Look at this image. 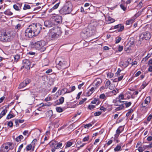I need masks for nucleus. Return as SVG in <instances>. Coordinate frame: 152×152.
Masks as SVG:
<instances>
[{"mask_svg":"<svg viewBox=\"0 0 152 152\" xmlns=\"http://www.w3.org/2000/svg\"><path fill=\"white\" fill-rule=\"evenodd\" d=\"M59 104H62L64 101V98L63 97H61L59 99Z\"/></svg>","mask_w":152,"mask_h":152,"instance_id":"nucleus-42","label":"nucleus"},{"mask_svg":"<svg viewBox=\"0 0 152 152\" xmlns=\"http://www.w3.org/2000/svg\"><path fill=\"white\" fill-rule=\"evenodd\" d=\"M121 71V70L120 69H118L117 71L115 73V74L117 75V76H118L120 75V73Z\"/></svg>","mask_w":152,"mask_h":152,"instance_id":"nucleus-61","label":"nucleus"},{"mask_svg":"<svg viewBox=\"0 0 152 152\" xmlns=\"http://www.w3.org/2000/svg\"><path fill=\"white\" fill-rule=\"evenodd\" d=\"M133 112V110L132 109H130L129 110L128 112L126 114V116L128 117Z\"/></svg>","mask_w":152,"mask_h":152,"instance_id":"nucleus-34","label":"nucleus"},{"mask_svg":"<svg viewBox=\"0 0 152 152\" xmlns=\"http://www.w3.org/2000/svg\"><path fill=\"white\" fill-rule=\"evenodd\" d=\"M87 99V98H85L83 99H82L81 100H80L78 105H81L85 101H86Z\"/></svg>","mask_w":152,"mask_h":152,"instance_id":"nucleus-39","label":"nucleus"},{"mask_svg":"<svg viewBox=\"0 0 152 152\" xmlns=\"http://www.w3.org/2000/svg\"><path fill=\"white\" fill-rule=\"evenodd\" d=\"M72 5L70 4L67 5H64L60 10V12L63 15H66L70 13L72 9Z\"/></svg>","mask_w":152,"mask_h":152,"instance_id":"nucleus-4","label":"nucleus"},{"mask_svg":"<svg viewBox=\"0 0 152 152\" xmlns=\"http://www.w3.org/2000/svg\"><path fill=\"white\" fill-rule=\"evenodd\" d=\"M113 103H114V105L116 106H118L119 105V104H120L119 103H120L119 100L117 98L113 100Z\"/></svg>","mask_w":152,"mask_h":152,"instance_id":"nucleus-25","label":"nucleus"},{"mask_svg":"<svg viewBox=\"0 0 152 152\" xmlns=\"http://www.w3.org/2000/svg\"><path fill=\"white\" fill-rule=\"evenodd\" d=\"M124 102L123 104H125L126 107H129L131 104L132 103L131 102Z\"/></svg>","mask_w":152,"mask_h":152,"instance_id":"nucleus-31","label":"nucleus"},{"mask_svg":"<svg viewBox=\"0 0 152 152\" xmlns=\"http://www.w3.org/2000/svg\"><path fill=\"white\" fill-rule=\"evenodd\" d=\"M118 92V89L116 88L111 91H110L109 93L111 96H113L116 95Z\"/></svg>","mask_w":152,"mask_h":152,"instance_id":"nucleus-21","label":"nucleus"},{"mask_svg":"<svg viewBox=\"0 0 152 152\" xmlns=\"http://www.w3.org/2000/svg\"><path fill=\"white\" fill-rule=\"evenodd\" d=\"M59 2L57 3L53 7H52L53 8V9L54 10L58 8V7L59 6Z\"/></svg>","mask_w":152,"mask_h":152,"instance_id":"nucleus-54","label":"nucleus"},{"mask_svg":"<svg viewBox=\"0 0 152 152\" xmlns=\"http://www.w3.org/2000/svg\"><path fill=\"white\" fill-rule=\"evenodd\" d=\"M144 39H145V38L143 34H141L140 36V39L141 40H143Z\"/></svg>","mask_w":152,"mask_h":152,"instance_id":"nucleus-60","label":"nucleus"},{"mask_svg":"<svg viewBox=\"0 0 152 152\" xmlns=\"http://www.w3.org/2000/svg\"><path fill=\"white\" fill-rule=\"evenodd\" d=\"M89 140V136L88 135H87L85 137H84L83 139V142H87Z\"/></svg>","mask_w":152,"mask_h":152,"instance_id":"nucleus-45","label":"nucleus"},{"mask_svg":"<svg viewBox=\"0 0 152 152\" xmlns=\"http://www.w3.org/2000/svg\"><path fill=\"white\" fill-rule=\"evenodd\" d=\"M102 141V139L101 138H100V137H99V138L96 139L94 142H98L99 141L101 142Z\"/></svg>","mask_w":152,"mask_h":152,"instance_id":"nucleus-55","label":"nucleus"},{"mask_svg":"<svg viewBox=\"0 0 152 152\" xmlns=\"http://www.w3.org/2000/svg\"><path fill=\"white\" fill-rule=\"evenodd\" d=\"M20 58V56L18 55H16L14 57V60L15 61L17 62Z\"/></svg>","mask_w":152,"mask_h":152,"instance_id":"nucleus-35","label":"nucleus"},{"mask_svg":"<svg viewBox=\"0 0 152 152\" xmlns=\"http://www.w3.org/2000/svg\"><path fill=\"white\" fill-rule=\"evenodd\" d=\"M4 13L8 15H11L13 14L12 12L10 9H7L4 12Z\"/></svg>","mask_w":152,"mask_h":152,"instance_id":"nucleus-23","label":"nucleus"},{"mask_svg":"<svg viewBox=\"0 0 152 152\" xmlns=\"http://www.w3.org/2000/svg\"><path fill=\"white\" fill-rule=\"evenodd\" d=\"M32 148V145H31V144H30L28 145L26 148V150L27 151H29L30 150H31V148Z\"/></svg>","mask_w":152,"mask_h":152,"instance_id":"nucleus-57","label":"nucleus"},{"mask_svg":"<svg viewBox=\"0 0 152 152\" xmlns=\"http://www.w3.org/2000/svg\"><path fill=\"white\" fill-rule=\"evenodd\" d=\"M148 83H147L146 82H143L141 86V88L142 89L144 88H145V87L148 85Z\"/></svg>","mask_w":152,"mask_h":152,"instance_id":"nucleus-38","label":"nucleus"},{"mask_svg":"<svg viewBox=\"0 0 152 152\" xmlns=\"http://www.w3.org/2000/svg\"><path fill=\"white\" fill-rule=\"evenodd\" d=\"M93 124L94 123L92 122L88 124H86L85 125L84 127L85 128H88L90 127H91Z\"/></svg>","mask_w":152,"mask_h":152,"instance_id":"nucleus-33","label":"nucleus"},{"mask_svg":"<svg viewBox=\"0 0 152 152\" xmlns=\"http://www.w3.org/2000/svg\"><path fill=\"white\" fill-rule=\"evenodd\" d=\"M145 39L146 40H148L150 39L151 37V35L150 33L147 31L143 33Z\"/></svg>","mask_w":152,"mask_h":152,"instance_id":"nucleus-18","label":"nucleus"},{"mask_svg":"<svg viewBox=\"0 0 152 152\" xmlns=\"http://www.w3.org/2000/svg\"><path fill=\"white\" fill-rule=\"evenodd\" d=\"M143 10V9H142V10H140V11H139L135 15V16L136 17H137L141 15V12H142Z\"/></svg>","mask_w":152,"mask_h":152,"instance_id":"nucleus-36","label":"nucleus"},{"mask_svg":"<svg viewBox=\"0 0 152 152\" xmlns=\"http://www.w3.org/2000/svg\"><path fill=\"white\" fill-rule=\"evenodd\" d=\"M112 29H118V32H121L124 29V26L121 24H119L112 27Z\"/></svg>","mask_w":152,"mask_h":152,"instance_id":"nucleus-14","label":"nucleus"},{"mask_svg":"<svg viewBox=\"0 0 152 152\" xmlns=\"http://www.w3.org/2000/svg\"><path fill=\"white\" fill-rule=\"evenodd\" d=\"M1 152H7L9 150L8 146L6 143H4L1 147Z\"/></svg>","mask_w":152,"mask_h":152,"instance_id":"nucleus-16","label":"nucleus"},{"mask_svg":"<svg viewBox=\"0 0 152 152\" xmlns=\"http://www.w3.org/2000/svg\"><path fill=\"white\" fill-rule=\"evenodd\" d=\"M106 104H105V105H104V107L103 106H101L100 108V110H103L104 112H105L107 110V107H105L106 106Z\"/></svg>","mask_w":152,"mask_h":152,"instance_id":"nucleus-40","label":"nucleus"},{"mask_svg":"<svg viewBox=\"0 0 152 152\" xmlns=\"http://www.w3.org/2000/svg\"><path fill=\"white\" fill-rule=\"evenodd\" d=\"M102 113V112L100 111H98L95 112L94 114L95 116H98L100 115Z\"/></svg>","mask_w":152,"mask_h":152,"instance_id":"nucleus-59","label":"nucleus"},{"mask_svg":"<svg viewBox=\"0 0 152 152\" xmlns=\"http://www.w3.org/2000/svg\"><path fill=\"white\" fill-rule=\"evenodd\" d=\"M151 98L150 96H148L146 97L144 100V103H142L141 105H142V110H144V112H146L148 110V108L147 107V105L149 104L151 102Z\"/></svg>","mask_w":152,"mask_h":152,"instance_id":"nucleus-6","label":"nucleus"},{"mask_svg":"<svg viewBox=\"0 0 152 152\" xmlns=\"http://www.w3.org/2000/svg\"><path fill=\"white\" fill-rule=\"evenodd\" d=\"M152 118V115L151 114L147 118V120L148 121H150Z\"/></svg>","mask_w":152,"mask_h":152,"instance_id":"nucleus-64","label":"nucleus"},{"mask_svg":"<svg viewBox=\"0 0 152 152\" xmlns=\"http://www.w3.org/2000/svg\"><path fill=\"white\" fill-rule=\"evenodd\" d=\"M44 25L46 27L50 28L54 26L55 25L52 19L51 21L49 20L45 21L44 22Z\"/></svg>","mask_w":152,"mask_h":152,"instance_id":"nucleus-13","label":"nucleus"},{"mask_svg":"<svg viewBox=\"0 0 152 152\" xmlns=\"http://www.w3.org/2000/svg\"><path fill=\"white\" fill-rule=\"evenodd\" d=\"M52 21L55 24V25L58 23H61L62 21V17L60 15H57L52 18Z\"/></svg>","mask_w":152,"mask_h":152,"instance_id":"nucleus-9","label":"nucleus"},{"mask_svg":"<svg viewBox=\"0 0 152 152\" xmlns=\"http://www.w3.org/2000/svg\"><path fill=\"white\" fill-rule=\"evenodd\" d=\"M10 34L5 30H2L0 31V41L3 42H10L11 39Z\"/></svg>","mask_w":152,"mask_h":152,"instance_id":"nucleus-3","label":"nucleus"},{"mask_svg":"<svg viewBox=\"0 0 152 152\" xmlns=\"http://www.w3.org/2000/svg\"><path fill=\"white\" fill-rule=\"evenodd\" d=\"M7 125L10 127H12L13 125V123L12 121H9L8 122Z\"/></svg>","mask_w":152,"mask_h":152,"instance_id":"nucleus-63","label":"nucleus"},{"mask_svg":"<svg viewBox=\"0 0 152 152\" xmlns=\"http://www.w3.org/2000/svg\"><path fill=\"white\" fill-rule=\"evenodd\" d=\"M110 84V81L109 80H107L106 82L105 86H106V87L107 88Z\"/></svg>","mask_w":152,"mask_h":152,"instance_id":"nucleus-52","label":"nucleus"},{"mask_svg":"<svg viewBox=\"0 0 152 152\" xmlns=\"http://www.w3.org/2000/svg\"><path fill=\"white\" fill-rule=\"evenodd\" d=\"M23 134L24 135L27 136H28L29 135L28 131H24L23 132Z\"/></svg>","mask_w":152,"mask_h":152,"instance_id":"nucleus-62","label":"nucleus"},{"mask_svg":"<svg viewBox=\"0 0 152 152\" xmlns=\"http://www.w3.org/2000/svg\"><path fill=\"white\" fill-rule=\"evenodd\" d=\"M97 88L93 86L90 89H89L87 92L86 93V96H89Z\"/></svg>","mask_w":152,"mask_h":152,"instance_id":"nucleus-17","label":"nucleus"},{"mask_svg":"<svg viewBox=\"0 0 152 152\" xmlns=\"http://www.w3.org/2000/svg\"><path fill=\"white\" fill-rule=\"evenodd\" d=\"M99 98L101 99H106L107 97L105 95L103 94H101L99 96Z\"/></svg>","mask_w":152,"mask_h":152,"instance_id":"nucleus-44","label":"nucleus"},{"mask_svg":"<svg viewBox=\"0 0 152 152\" xmlns=\"http://www.w3.org/2000/svg\"><path fill=\"white\" fill-rule=\"evenodd\" d=\"M108 20L109 22V23H113L115 22V20L113 18L110 16L107 17Z\"/></svg>","mask_w":152,"mask_h":152,"instance_id":"nucleus-29","label":"nucleus"},{"mask_svg":"<svg viewBox=\"0 0 152 152\" xmlns=\"http://www.w3.org/2000/svg\"><path fill=\"white\" fill-rule=\"evenodd\" d=\"M54 147L56 149L61 148L62 146V143H54Z\"/></svg>","mask_w":152,"mask_h":152,"instance_id":"nucleus-22","label":"nucleus"},{"mask_svg":"<svg viewBox=\"0 0 152 152\" xmlns=\"http://www.w3.org/2000/svg\"><path fill=\"white\" fill-rule=\"evenodd\" d=\"M30 8V6L28 4H25L23 9L24 10H26L27 9H29Z\"/></svg>","mask_w":152,"mask_h":152,"instance_id":"nucleus-32","label":"nucleus"},{"mask_svg":"<svg viewBox=\"0 0 152 152\" xmlns=\"http://www.w3.org/2000/svg\"><path fill=\"white\" fill-rule=\"evenodd\" d=\"M150 55L148 54V55L145 57L142 60V61H146V60H147L149 57L150 56Z\"/></svg>","mask_w":152,"mask_h":152,"instance_id":"nucleus-56","label":"nucleus"},{"mask_svg":"<svg viewBox=\"0 0 152 152\" xmlns=\"http://www.w3.org/2000/svg\"><path fill=\"white\" fill-rule=\"evenodd\" d=\"M123 78V76L121 75L119 77H118L117 78L115 79V80H116V81H115V82H117V81H121L122 80Z\"/></svg>","mask_w":152,"mask_h":152,"instance_id":"nucleus-48","label":"nucleus"},{"mask_svg":"<svg viewBox=\"0 0 152 152\" xmlns=\"http://www.w3.org/2000/svg\"><path fill=\"white\" fill-rule=\"evenodd\" d=\"M61 33V28L56 26L50 29L49 36L51 39H54L58 38Z\"/></svg>","mask_w":152,"mask_h":152,"instance_id":"nucleus-2","label":"nucleus"},{"mask_svg":"<svg viewBox=\"0 0 152 152\" xmlns=\"http://www.w3.org/2000/svg\"><path fill=\"white\" fill-rule=\"evenodd\" d=\"M152 147V143H151L149 145L144 146L143 147H139L138 150L139 152H142L145 149L151 148Z\"/></svg>","mask_w":152,"mask_h":152,"instance_id":"nucleus-15","label":"nucleus"},{"mask_svg":"<svg viewBox=\"0 0 152 152\" xmlns=\"http://www.w3.org/2000/svg\"><path fill=\"white\" fill-rule=\"evenodd\" d=\"M119 106L118 107H117L115 109V111L116 112L118 111H119L122 110L124 107V106L123 105V104H119L118 105Z\"/></svg>","mask_w":152,"mask_h":152,"instance_id":"nucleus-24","label":"nucleus"},{"mask_svg":"<svg viewBox=\"0 0 152 152\" xmlns=\"http://www.w3.org/2000/svg\"><path fill=\"white\" fill-rule=\"evenodd\" d=\"M56 62L57 63V67L59 70L67 68L69 66V65H68L66 61H59L58 63L56 61Z\"/></svg>","mask_w":152,"mask_h":152,"instance_id":"nucleus-7","label":"nucleus"},{"mask_svg":"<svg viewBox=\"0 0 152 152\" xmlns=\"http://www.w3.org/2000/svg\"><path fill=\"white\" fill-rule=\"evenodd\" d=\"M113 76V74L111 72H109L107 74V77L110 78H111Z\"/></svg>","mask_w":152,"mask_h":152,"instance_id":"nucleus-51","label":"nucleus"},{"mask_svg":"<svg viewBox=\"0 0 152 152\" xmlns=\"http://www.w3.org/2000/svg\"><path fill=\"white\" fill-rule=\"evenodd\" d=\"M54 143H52L50 145V147L51 148H52V149H51V151H52V152H54L55 151V148H54Z\"/></svg>","mask_w":152,"mask_h":152,"instance_id":"nucleus-46","label":"nucleus"},{"mask_svg":"<svg viewBox=\"0 0 152 152\" xmlns=\"http://www.w3.org/2000/svg\"><path fill=\"white\" fill-rule=\"evenodd\" d=\"M46 44L45 41L42 40L37 41L36 42H32V45L33 47L37 49H39L42 48Z\"/></svg>","mask_w":152,"mask_h":152,"instance_id":"nucleus-5","label":"nucleus"},{"mask_svg":"<svg viewBox=\"0 0 152 152\" xmlns=\"http://www.w3.org/2000/svg\"><path fill=\"white\" fill-rule=\"evenodd\" d=\"M118 99L119 100L120 103L123 102V101H121V100H123L124 99V95L123 94L121 93L118 96Z\"/></svg>","mask_w":152,"mask_h":152,"instance_id":"nucleus-26","label":"nucleus"},{"mask_svg":"<svg viewBox=\"0 0 152 152\" xmlns=\"http://www.w3.org/2000/svg\"><path fill=\"white\" fill-rule=\"evenodd\" d=\"M57 111L58 113H61L63 111L62 109L60 107H57L56 108Z\"/></svg>","mask_w":152,"mask_h":152,"instance_id":"nucleus-43","label":"nucleus"},{"mask_svg":"<svg viewBox=\"0 0 152 152\" xmlns=\"http://www.w3.org/2000/svg\"><path fill=\"white\" fill-rule=\"evenodd\" d=\"M133 22V20H128L126 21V25H130Z\"/></svg>","mask_w":152,"mask_h":152,"instance_id":"nucleus-49","label":"nucleus"},{"mask_svg":"<svg viewBox=\"0 0 152 152\" xmlns=\"http://www.w3.org/2000/svg\"><path fill=\"white\" fill-rule=\"evenodd\" d=\"M23 137L22 135H19L16 138V141L17 142H20L21 140L23 139Z\"/></svg>","mask_w":152,"mask_h":152,"instance_id":"nucleus-28","label":"nucleus"},{"mask_svg":"<svg viewBox=\"0 0 152 152\" xmlns=\"http://www.w3.org/2000/svg\"><path fill=\"white\" fill-rule=\"evenodd\" d=\"M121 8L124 11H125L126 10V6L123 4H121L120 5Z\"/></svg>","mask_w":152,"mask_h":152,"instance_id":"nucleus-30","label":"nucleus"},{"mask_svg":"<svg viewBox=\"0 0 152 152\" xmlns=\"http://www.w3.org/2000/svg\"><path fill=\"white\" fill-rule=\"evenodd\" d=\"M52 105V103L50 102H48L46 103H45L44 104V106H50Z\"/></svg>","mask_w":152,"mask_h":152,"instance_id":"nucleus-58","label":"nucleus"},{"mask_svg":"<svg viewBox=\"0 0 152 152\" xmlns=\"http://www.w3.org/2000/svg\"><path fill=\"white\" fill-rule=\"evenodd\" d=\"M21 5L20 4H14L13 6V7L14 9L16 11H20V9L21 8Z\"/></svg>","mask_w":152,"mask_h":152,"instance_id":"nucleus-20","label":"nucleus"},{"mask_svg":"<svg viewBox=\"0 0 152 152\" xmlns=\"http://www.w3.org/2000/svg\"><path fill=\"white\" fill-rule=\"evenodd\" d=\"M121 39V37H117L115 39V43L117 44L119 43Z\"/></svg>","mask_w":152,"mask_h":152,"instance_id":"nucleus-41","label":"nucleus"},{"mask_svg":"<svg viewBox=\"0 0 152 152\" xmlns=\"http://www.w3.org/2000/svg\"><path fill=\"white\" fill-rule=\"evenodd\" d=\"M122 127V126H120L116 130V134L115 135V141L116 142H118L119 141L118 139H117V138L119 136L120 134L122 132V130H121V128Z\"/></svg>","mask_w":152,"mask_h":152,"instance_id":"nucleus-12","label":"nucleus"},{"mask_svg":"<svg viewBox=\"0 0 152 152\" xmlns=\"http://www.w3.org/2000/svg\"><path fill=\"white\" fill-rule=\"evenodd\" d=\"M31 82L30 79L27 78L21 83L19 85L18 88L19 89L22 88L26 86L28 84H29Z\"/></svg>","mask_w":152,"mask_h":152,"instance_id":"nucleus-11","label":"nucleus"},{"mask_svg":"<svg viewBox=\"0 0 152 152\" xmlns=\"http://www.w3.org/2000/svg\"><path fill=\"white\" fill-rule=\"evenodd\" d=\"M59 2L57 3L53 7H52L53 8V9L54 10L58 8V7L59 6Z\"/></svg>","mask_w":152,"mask_h":152,"instance_id":"nucleus-53","label":"nucleus"},{"mask_svg":"<svg viewBox=\"0 0 152 152\" xmlns=\"http://www.w3.org/2000/svg\"><path fill=\"white\" fill-rule=\"evenodd\" d=\"M7 112L6 109L3 110L0 114V119L4 116Z\"/></svg>","mask_w":152,"mask_h":152,"instance_id":"nucleus-27","label":"nucleus"},{"mask_svg":"<svg viewBox=\"0 0 152 152\" xmlns=\"http://www.w3.org/2000/svg\"><path fill=\"white\" fill-rule=\"evenodd\" d=\"M31 62L28 59H25L23 61V66L21 67V69L25 68L28 70H29L31 68Z\"/></svg>","mask_w":152,"mask_h":152,"instance_id":"nucleus-8","label":"nucleus"},{"mask_svg":"<svg viewBox=\"0 0 152 152\" xmlns=\"http://www.w3.org/2000/svg\"><path fill=\"white\" fill-rule=\"evenodd\" d=\"M121 146L120 145H118L114 149V150L115 151H118L121 150Z\"/></svg>","mask_w":152,"mask_h":152,"instance_id":"nucleus-37","label":"nucleus"},{"mask_svg":"<svg viewBox=\"0 0 152 152\" xmlns=\"http://www.w3.org/2000/svg\"><path fill=\"white\" fill-rule=\"evenodd\" d=\"M41 29V26L39 24H33L30 25L25 30V36L28 38H32L37 36Z\"/></svg>","mask_w":152,"mask_h":152,"instance_id":"nucleus-1","label":"nucleus"},{"mask_svg":"<svg viewBox=\"0 0 152 152\" xmlns=\"http://www.w3.org/2000/svg\"><path fill=\"white\" fill-rule=\"evenodd\" d=\"M95 107V106L92 104L89 105L88 107V109L89 110H91L94 108Z\"/></svg>","mask_w":152,"mask_h":152,"instance_id":"nucleus-50","label":"nucleus"},{"mask_svg":"<svg viewBox=\"0 0 152 152\" xmlns=\"http://www.w3.org/2000/svg\"><path fill=\"white\" fill-rule=\"evenodd\" d=\"M70 88L71 89L70 90H68L67 88H65L63 89L62 90L64 91H65V90H66V92L64 93V94L69 93L74 91L75 89V86H73Z\"/></svg>","mask_w":152,"mask_h":152,"instance_id":"nucleus-19","label":"nucleus"},{"mask_svg":"<svg viewBox=\"0 0 152 152\" xmlns=\"http://www.w3.org/2000/svg\"><path fill=\"white\" fill-rule=\"evenodd\" d=\"M14 117V115L11 114H9L7 117V119H9Z\"/></svg>","mask_w":152,"mask_h":152,"instance_id":"nucleus-47","label":"nucleus"},{"mask_svg":"<svg viewBox=\"0 0 152 152\" xmlns=\"http://www.w3.org/2000/svg\"><path fill=\"white\" fill-rule=\"evenodd\" d=\"M102 83V80L100 78H97L94 80L90 86H93L97 89L101 85Z\"/></svg>","mask_w":152,"mask_h":152,"instance_id":"nucleus-10","label":"nucleus"}]
</instances>
